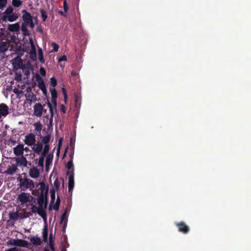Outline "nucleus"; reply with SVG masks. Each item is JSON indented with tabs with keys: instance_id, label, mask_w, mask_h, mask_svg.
Returning <instances> with one entry per match:
<instances>
[{
	"instance_id": "nucleus-20",
	"label": "nucleus",
	"mask_w": 251,
	"mask_h": 251,
	"mask_svg": "<svg viewBox=\"0 0 251 251\" xmlns=\"http://www.w3.org/2000/svg\"><path fill=\"white\" fill-rule=\"evenodd\" d=\"M3 19L4 20H7L10 22H12L18 19V16H17L16 14H11L7 16H4Z\"/></svg>"
},
{
	"instance_id": "nucleus-3",
	"label": "nucleus",
	"mask_w": 251,
	"mask_h": 251,
	"mask_svg": "<svg viewBox=\"0 0 251 251\" xmlns=\"http://www.w3.org/2000/svg\"><path fill=\"white\" fill-rule=\"evenodd\" d=\"M33 197L29 194L23 192L18 196L17 200L21 202V204H25L32 201Z\"/></svg>"
},
{
	"instance_id": "nucleus-61",
	"label": "nucleus",
	"mask_w": 251,
	"mask_h": 251,
	"mask_svg": "<svg viewBox=\"0 0 251 251\" xmlns=\"http://www.w3.org/2000/svg\"><path fill=\"white\" fill-rule=\"evenodd\" d=\"M9 141L11 142L13 144H15L16 143V141H14L13 140H10Z\"/></svg>"
},
{
	"instance_id": "nucleus-8",
	"label": "nucleus",
	"mask_w": 251,
	"mask_h": 251,
	"mask_svg": "<svg viewBox=\"0 0 251 251\" xmlns=\"http://www.w3.org/2000/svg\"><path fill=\"white\" fill-rule=\"evenodd\" d=\"M175 225L178 227V231L180 232L187 234L190 231L189 227L184 222L176 223Z\"/></svg>"
},
{
	"instance_id": "nucleus-54",
	"label": "nucleus",
	"mask_w": 251,
	"mask_h": 251,
	"mask_svg": "<svg viewBox=\"0 0 251 251\" xmlns=\"http://www.w3.org/2000/svg\"><path fill=\"white\" fill-rule=\"evenodd\" d=\"M67 212L65 211L64 213L61 216V223H62L64 220V219L66 217Z\"/></svg>"
},
{
	"instance_id": "nucleus-31",
	"label": "nucleus",
	"mask_w": 251,
	"mask_h": 251,
	"mask_svg": "<svg viewBox=\"0 0 251 251\" xmlns=\"http://www.w3.org/2000/svg\"><path fill=\"white\" fill-rule=\"evenodd\" d=\"M47 104L48 107L49 108V111L50 114V122H51L53 117V107L50 102H48Z\"/></svg>"
},
{
	"instance_id": "nucleus-59",
	"label": "nucleus",
	"mask_w": 251,
	"mask_h": 251,
	"mask_svg": "<svg viewBox=\"0 0 251 251\" xmlns=\"http://www.w3.org/2000/svg\"><path fill=\"white\" fill-rule=\"evenodd\" d=\"M74 151H72L70 154H69V156L71 158V159H73V156H74Z\"/></svg>"
},
{
	"instance_id": "nucleus-7",
	"label": "nucleus",
	"mask_w": 251,
	"mask_h": 251,
	"mask_svg": "<svg viewBox=\"0 0 251 251\" xmlns=\"http://www.w3.org/2000/svg\"><path fill=\"white\" fill-rule=\"evenodd\" d=\"M36 80L38 82V86L39 88L42 90L43 94L46 95L47 94V90L45 82L43 78L39 74L36 75Z\"/></svg>"
},
{
	"instance_id": "nucleus-62",
	"label": "nucleus",
	"mask_w": 251,
	"mask_h": 251,
	"mask_svg": "<svg viewBox=\"0 0 251 251\" xmlns=\"http://www.w3.org/2000/svg\"><path fill=\"white\" fill-rule=\"evenodd\" d=\"M49 239H50H50H52V234L51 233H50V235Z\"/></svg>"
},
{
	"instance_id": "nucleus-36",
	"label": "nucleus",
	"mask_w": 251,
	"mask_h": 251,
	"mask_svg": "<svg viewBox=\"0 0 251 251\" xmlns=\"http://www.w3.org/2000/svg\"><path fill=\"white\" fill-rule=\"evenodd\" d=\"M50 92L51 94V98H57V91L55 88H50Z\"/></svg>"
},
{
	"instance_id": "nucleus-45",
	"label": "nucleus",
	"mask_w": 251,
	"mask_h": 251,
	"mask_svg": "<svg viewBox=\"0 0 251 251\" xmlns=\"http://www.w3.org/2000/svg\"><path fill=\"white\" fill-rule=\"evenodd\" d=\"M13 11V8L11 6H9L7 8L5 11L6 14H11L12 13Z\"/></svg>"
},
{
	"instance_id": "nucleus-30",
	"label": "nucleus",
	"mask_w": 251,
	"mask_h": 251,
	"mask_svg": "<svg viewBox=\"0 0 251 251\" xmlns=\"http://www.w3.org/2000/svg\"><path fill=\"white\" fill-rule=\"evenodd\" d=\"M23 210L24 211V213H21L20 218L21 219L29 217L33 214L31 211L29 212H26L25 210L24 209Z\"/></svg>"
},
{
	"instance_id": "nucleus-41",
	"label": "nucleus",
	"mask_w": 251,
	"mask_h": 251,
	"mask_svg": "<svg viewBox=\"0 0 251 251\" xmlns=\"http://www.w3.org/2000/svg\"><path fill=\"white\" fill-rule=\"evenodd\" d=\"M49 247L51 251H55V248L54 247V243L52 239H50V241L49 242Z\"/></svg>"
},
{
	"instance_id": "nucleus-34",
	"label": "nucleus",
	"mask_w": 251,
	"mask_h": 251,
	"mask_svg": "<svg viewBox=\"0 0 251 251\" xmlns=\"http://www.w3.org/2000/svg\"><path fill=\"white\" fill-rule=\"evenodd\" d=\"M40 11L41 14V17H42V20H43V21L45 22L47 20V18L48 17L47 12L43 9H41Z\"/></svg>"
},
{
	"instance_id": "nucleus-56",
	"label": "nucleus",
	"mask_w": 251,
	"mask_h": 251,
	"mask_svg": "<svg viewBox=\"0 0 251 251\" xmlns=\"http://www.w3.org/2000/svg\"><path fill=\"white\" fill-rule=\"evenodd\" d=\"M61 111L65 113L66 112V107L64 105H62L61 107Z\"/></svg>"
},
{
	"instance_id": "nucleus-13",
	"label": "nucleus",
	"mask_w": 251,
	"mask_h": 251,
	"mask_svg": "<svg viewBox=\"0 0 251 251\" xmlns=\"http://www.w3.org/2000/svg\"><path fill=\"white\" fill-rule=\"evenodd\" d=\"M32 151L38 154H40L43 150V145L42 142H38L37 144H35L32 146Z\"/></svg>"
},
{
	"instance_id": "nucleus-12",
	"label": "nucleus",
	"mask_w": 251,
	"mask_h": 251,
	"mask_svg": "<svg viewBox=\"0 0 251 251\" xmlns=\"http://www.w3.org/2000/svg\"><path fill=\"white\" fill-rule=\"evenodd\" d=\"M22 13H23V15L22 16L23 20L24 21L23 23L28 25L29 23L32 22L33 18L29 13L26 12L25 10H23L22 11Z\"/></svg>"
},
{
	"instance_id": "nucleus-49",
	"label": "nucleus",
	"mask_w": 251,
	"mask_h": 251,
	"mask_svg": "<svg viewBox=\"0 0 251 251\" xmlns=\"http://www.w3.org/2000/svg\"><path fill=\"white\" fill-rule=\"evenodd\" d=\"M73 166V159H70V161L68 162L67 168L68 169V171H69V170L71 169V168Z\"/></svg>"
},
{
	"instance_id": "nucleus-16",
	"label": "nucleus",
	"mask_w": 251,
	"mask_h": 251,
	"mask_svg": "<svg viewBox=\"0 0 251 251\" xmlns=\"http://www.w3.org/2000/svg\"><path fill=\"white\" fill-rule=\"evenodd\" d=\"M30 241L34 246H40L42 244L41 238L37 236L30 238Z\"/></svg>"
},
{
	"instance_id": "nucleus-42",
	"label": "nucleus",
	"mask_w": 251,
	"mask_h": 251,
	"mask_svg": "<svg viewBox=\"0 0 251 251\" xmlns=\"http://www.w3.org/2000/svg\"><path fill=\"white\" fill-rule=\"evenodd\" d=\"M51 46L53 48V51L54 52H57L59 49V46L56 44L55 42H53L51 43Z\"/></svg>"
},
{
	"instance_id": "nucleus-39",
	"label": "nucleus",
	"mask_w": 251,
	"mask_h": 251,
	"mask_svg": "<svg viewBox=\"0 0 251 251\" xmlns=\"http://www.w3.org/2000/svg\"><path fill=\"white\" fill-rule=\"evenodd\" d=\"M59 182L57 179H56L53 182L54 189L55 191H57L59 187Z\"/></svg>"
},
{
	"instance_id": "nucleus-35",
	"label": "nucleus",
	"mask_w": 251,
	"mask_h": 251,
	"mask_svg": "<svg viewBox=\"0 0 251 251\" xmlns=\"http://www.w3.org/2000/svg\"><path fill=\"white\" fill-rule=\"evenodd\" d=\"M60 204V200L59 197L58 196L57 198V200L56 202L53 206V209L55 211H57L59 209V207Z\"/></svg>"
},
{
	"instance_id": "nucleus-60",
	"label": "nucleus",
	"mask_w": 251,
	"mask_h": 251,
	"mask_svg": "<svg viewBox=\"0 0 251 251\" xmlns=\"http://www.w3.org/2000/svg\"><path fill=\"white\" fill-rule=\"evenodd\" d=\"M28 25H29L31 27H33L34 26V25L33 22V20H32V22L29 23V24H28Z\"/></svg>"
},
{
	"instance_id": "nucleus-4",
	"label": "nucleus",
	"mask_w": 251,
	"mask_h": 251,
	"mask_svg": "<svg viewBox=\"0 0 251 251\" xmlns=\"http://www.w3.org/2000/svg\"><path fill=\"white\" fill-rule=\"evenodd\" d=\"M48 195H43V194H40L37 198V201L38 206L40 208H44L46 209L48 205Z\"/></svg>"
},
{
	"instance_id": "nucleus-29",
	"label": "nucleus",
	"mask_w": 251,
	"mask_h": 251,
	"mask_svg": "<svg viewBox=\"0 0 251 251\" xmlns=\"http://www.w3.org/2000/svg\"><path fill=\"white\" fill-rule=\"evenodd\" d=\"M38 58L39 61L42 63H45V59L43 57V53L42 49L39 48L38 49Z\"/></svg>"
},
{
	"instance_id": "nucleus-9",
	"label": "nucleus",
	"mask_w": 251,
	"mask_h": 251,
	"mask_svg": "<svg viewBox=\"0 0 251 251\" xmlns=\"http://www.w3.org/2000/svg\"><path fill=\"white\" fill-rule=\"evenodd\" d=\"M25 143L29 146H32L36 142L35 135L33 133L27 134L24 140Z\"/></svg>"
},
{
	"instance_id": "nucleus-53",
	"label": "nucleus",
	"mask_w": 251,
	"mask_h": 251,
	"mask_svg": "<svg viewBox=\"0 0 251 251\" xmlns=\"http://www.w3.org/2000/svg\"><path fill=\"white\" fill-rule=\"evenodd\" d=\"M66 61H67V57L65 55L61 56L58 59V61L59 62Z\"/></svg>"
},
{
	"instance_id": "nucleus-44",
	"label": "nucleus",
	"mask_w": 251,
	"mask_h": 251,
	"mask_svg": "<svg viewBox=\"0 0 251 251\" xmlns=\"http://www.w3.org/2000/svg\"><path fill=\"white\" fill-rule=\"evenodd\" d=\"M62 93L64 95V99L65 103H66L67 100V93L66 89L64 87L62 88Z\"/></svg>"
},
{
	"instance_id": "nucleus-47",
	"label": "nucleus",
	"mask_w": 251,
	"mask_h": 251,
	"mask_svg": "<svg viewBox=\"0 0 251 251\" xmlns=\"http://www.w3.org/2000/svg\"><path fill=\"white\" fill-rule=\"evenodd\" d=\"M7 4V0H0V9L5 6Z\"/></svg>"
},
{
	"instance_id": "nucleus-10",
	"label": "nucleus",
	"mask_w": 251,
	"mask_h": 251,
	"mask_svg": "<svg viewBox=\"0 0 251 251\" xmlns=\"http://www.w3.org/2000/svg\"><path fill=\"white\" fill-rule=\"evenodd\" d=\"M35 188H38L40 191V194H43V195H48V186H46L45 183L43 182L37 183L35 185Z\"/></svg>"
},
{
	"instance_id": "nucleus-46",
	"label": "nucleus",
	"mask_w": 251,
	"mask_h": 251,
	"mask_svg": "<svg viewBox=\"0 0 251 251\" xmlns=\"http://www.w3.org/2000/svg\"><path fill=\"white\" fill-rule=\"evenodd\" d=\"M44 159L43 157H40L38 160V165L40 167H43L44 166Z\"/></svg>"
},
{
	"instance_id": "nucleus-15",
	"label": "nucleus",
	"mask_w": 251,
	"mask_h": 251,
	"mask_svg": "<svg viewBox=\"0 0 251 251\" xmlns=\"http://www.w3.org/2000/svg\"><path fill=\"white\" fill-rule=\"evenodd\" d=\"M29 175L31 177L36 178L39 177L40 175V172L37 168L33 167L29 170Z\"/></svg>"
},
{
	"instance_id": "nucleus-64",
	"label": "nucleus",
	"mask_w": 251,
	"mask_h": 251,
	"mask_svg": "<svg viewBox=\"0 0 251 251\" xmlns=\"http://www.w3.org/2000/svg\"><path fill=\"white\" fill-rule=\"evenodd\" d=\"M61 142H62L61 139H60L59 141V145H61Z\"/></svg>"
},
{
	"instance_id": "nucleus-19",
	"label": "nucleus",
	"mask_w": 251,
	"mask_h": 251,
	"mask_svg": "<svg viewBox=\"0 0 251 251\" xmlns=\"http://www.w3.org/2000/svg\"><path fill=\"white\" fill-rule=\"evenodd\" d=\"M43 240L44 242H47L48 236V229L47 225H45L42 230Z\"/></svg>"
},
{
	"instance_id": "nucleus-24",
	"label": "nucleus",
	"mask_w": 251,
	"mask_h": 251,
	"mask_svg": "<svg viewBox=\"0 0 251 251\" xmlns=\"http://www.w3.org/2000/svg\"><path fill=\"white\" fill-rule=\"evenodd\" d=\"M17 169V166L15 165H12L11 166L8 168L6 171V174L8 175H13Z\"/></svg>"
},
{
	"instance_id": "nucleus-22",
	"label": "nucleus",
	"mask_w": 251,
	"mask_h": 251,
	"mask_svg": "<svg viewBox=\"0 0 251 251\" xmlns=\"http://www.w3.org/2000/svg\"><path fill=\"white\" fill-rule=\"evenodd\" d=\"M53 154H49L46 156V169L47 170L49 165L51 163L53 160Z\"/></svg>"
},
{
	"instance_id": "nucleus-33",
	"label": "nucleus",
	"mask_w": 251,
	"mask_h": 251,
	"mask_svg": "<svg viewBox=\"0 0 251 251\" xmlns=\"http://www.w3.org/2000/svg\"><path fill=\"white\" fill-rule=\"evenodd\" d=\"M30 205L31 206V211L33 214L38 213L39 209L41 208L39 206L37 207L36 205L33 204H31Z\"/></svg>"
},
{
	"instance_id": "nucleus-17",
	"label": "nucleus",
	"mask_w": 251,
	"mask_h": 251,
	"mask_svg": "<svg viewBox=\"0 0 251 251\" xmlns=\"http://www.w3.org/2000/svg\"><path fill=\"white\" fill-rule=\"evenodd\" d=\"M20 24L17 23L14 24L9 25L8 26V29L11 32H17L20 29Z\"/></svg>"
},
{
	"instance_id": "nucleus-27",
	"label": "nucleus",
	"mask_w": 251,
	"mask_h": 251,
	"mask_svg": "<svg viewBox=\"0 0 251 251\" xmlns=\"http://www.w3.org/2000/svg\"><path fill=\"white\" fill-rule=\"evenodd\" d=\"M21 214H18L17 212H10L9 216L11 220H17L18 218H20Z\"/></svg>"
},
{
	"instance_id": "nucleus-11",
	"label": "nucleus",
	"mask_w": 251,
	"mask_h": 251,
	"mask_svg": "<svg viewBox=\"0 0 251 251\" xmlns=\"http://www.w3.org/2000/svg\"><path fill=\"white\" fill-rule=\"evenodd\" d=\"M9 114V107L5 103L0 104V119L1 117H6Z\"/></svg>"
},
{
	"instance_id": "nucleus-26",
	"label": "nucleus",
	"mask_w": 251,
	"mask_h": 251,
	"mask_svg": "<svg viewBox=\"0 0 251 251\" xmlns=\"http://www.w3.org/2000/svg\"><path fill=\"white\" fill-rule=\"evenodd\" d=\"M18 164L23 165L24 166H26L27 160L25 157L22 156L21 158H18L17 160Z\"/></svg>"
},
{
	"instance_id": "nucleus-55",
	"label": "nucleus",
	"mask_w": 251,
	"mask_h": 251,
	"mask_svg": "<svg viewBox=\"0 0 251 251\" xmlns=\"http://www.w3.org/2000/svg\"><path fill=\"white\" fill-rule=\"evenodd\" d=\"M5 251H18L16 248H12L10 249H8L6 250Z\"/></svg>"
},
{
	"instance_id": "nucleus-14",
	"label": "nucleus",
	"mask_w": 251,
	"mask_h": 251,
	"mask_svg": "<svg viewBox=\"0 0 251 251\" xmlns=\"http://www.w3.org/2000/svg\"><path fill=\"white\" fill-rule=\"evenodd\" d=\"M24 146L23 144H19L14 148V153L16 156L23 155L24 151Z\"/></svg>"
},
{
	"instance_id": "nucleus-48",
	"label": "nucleus",
	"mask_w": 251,
	"mask_h": 251,
	"mask_svg": "<svg viewBox=\"0 0 251 251\" xmlns=\"http://www.w3.org/2000/svg\"><path fill=\"white\" fill-rule=\"evenodd\" d=\"M63 8L65 13H67L68 12L69 7L66 0H65L63 2Z\"/></svg>"
},
{
	"instance_id": "nucleus-38",
	"label": "nucleus",
	"mask_w": 251,
	"mask_h": 251,
	"mask_svg": "<svg viewBox=\"0 0 251 251\" xmlns=\"http://www.w3.org/2000/svg\"><path fill=\"white\" fill-rule=\"evenodd\" d=\"M22 3V1L21 0H13L12 4L14 6L18 7Z\"/></svg>"
},
{
	"instance_id": "nucleus-43",
	"label": "nucleus",
	"mask_w": 251,
	"mask_h": 251,
	"mask_svg": "<svg viewBox=\"0 0 251 251\" xmlns=\"http://www.w3.org/2000/svg\"><path fill=\"white\" fill-rule=\"evenodd\" d=\"M62 93L64 95V99L65 103H66L67 100V93L66 89L64 87L62 88Z\"/></svg>"
},
{
	"instance_id": "nucleus-25",
	"label": "nucleus",
	"mask_w": 251,
	"mask_h": 251,
	"mask_svg": "<svg viewBox=\"0 0 251 251\" xmlns=\"http://www.w3.org/2000/svg\"><path fill=\"white\" fill-rule=\"evenodd\" d=\"M30 45H31V53H30L31 57H32V56L33 55L34 57L35 58H36V49H35V45H34V43L32 39L30 40Z\"/></svg>"
},
{
	"instance_id": "nucleus-1",
	"label": "nucleus",
	"mask_w": 251,
	"mask_h": 251,
	"mask_svg": "<svg viewBox=\"0 0 251 251\" xmlns=\"http://www.w3.org/2000/svg\"><path fill=\"white\" fill-rule=\"evenodd\" d=\"M20 186L21 188L23 190H25L27 188L31 189L35 187L33 181L28 179L26 177L20 179Z\"/></svg>"
},
{
	"instance_id": "nucleus-37",
	"label": "nucleus",
	"mask_w": 251,
	"mask_h": 251,
	"mask_svg": "<svg viewBox=\"0 0 251 251\" xmlns=\"http://www.w3.org/2000/svg\"><path fill=\"white\" fill-rule=\"evenodd\" d=\"M55 199V190H51L50 191V203H53Z\"/></svg>"
},
{
	"instance_id": "nucleus-57",
	"label": "nucleus",
	"mask_w": 251,
	"mask_h": 251,
	"mask_svg": "<svg viewBox=\"0 0 251 251\" xmlns=\"http://www.w3.org/2000/svg\"><path fill=\"white\" fill-rule=\"evenodd\" d=\"M59 13L60 15H61V16H66V13H65V12H63L62 11H59Z\"/></svg>"
},
{
	"instance_id": "nucleus-6",
	"label": "nucleus",
	"mask_w": 251,
	"mask_h": 251,
	"mask_svg": "<svg viewBox=\"0 0 251 251\" xmlns=\"http://www.w3.org/2000/svg\"><path fill=\"white\" fill-rule=\"evenodd\" d=\"M67 176H68V189L69 192L73 190L74 187V170L72 172L70 171H67Z\"/></svg>"
},
{
	"instance_id": "nucleus-58",
	"label": "nucleus",
	"mask_w": 251,
	"mask_h": 251,
	"mask_svg": "<svg viewBox=\"0 0 251 251\" xmlns=\"http://www.w3.org/2000/svg\"><path fill=\"white\" fill-rule=\"evenodd\" d=\"M41 155L40 157H43V158L44 159V157L46 155V154L48 153H44V151H43L42 152H41Z\"/></svg>"
},
{
	"instance_id": "nucleus-2",
	"label": "nucleus",
	"mask_w": 251,
	"mask_h": 251,
	"mask_svg": "<svg viewBox=\"0 0 251 251\" xmlns=\"http://www.w3.org/2000/svg\"><path fill=\"white\" fill-rule=\"evenodd\" d=\"M8 244L11 245H15L20 247L28 248L29 243L28 241L22 239H12L7 242Z\"/></svg>"
},
{
	"instance_id": "nucleus-50",
	"label": "nucleus",
	"mask_w": 251,
	"mask_h": 251,
	"mask_svg": "<svg viewBox=\"0 0 251 251\" xmlns=\"http://www.w3.org/2000/svg\"><path fill=\"white\" fill-rule=\"evenodd\" d=\"M50 150V146L48 144H46L45 145L43 151H44V153H48Z\"/></svg>"
},
{
	"instance_id": "nucleus-63",
	"label": "nucleus",
	"mask_w": 251,
	"mask_h": 251,
	"mask_svg": "<svg viewBox=\"0 0 251 251\" xmlns=\"http://www.w3.org/2000/svg\"><path fill=\"white\" fill-rule=\"evenodd\" d=\"M44 251H50V250L47 248H45L44 249Z\"/></svg>"
},
{
	"instance_id": "nucleus-52",
	"label": "nucleus",
	"mask_w": 251,
	"mask_h": 251,
	"mask_svg": "<svg viewBox=\"0 0 251 251\" xmlns=\"http://www.w3.org/2000/svg\"><path fill=\"white\" fill-rule=\"evenodd\" d=\"M57 98H51V102L53 104L54 106V108L56 109V107L57 106Z\"/></svg>"
},
{
	"instance_id": "nucleus-23",
	"label": "nucleus",
	"mask_w": 251,
	"mask_h": 251,
	"mask_svg": "<svg viewBox=\"0 0 251 251\" xmlns=\"http://www.w3.org/2000/svg\"><path fill=\"white\" fill-rule=\"evenodd\" d=\"M27 25H26L25 23H22L21 26V30L23 32V34L25 36H29L30 34L29 31L26 27Z\"/></svg>"
},
{
	"instance_id": "nucleus-28",
	"label": "nucleus",
	"mask_w": 251,
	"mask_h": 251,
	"mask_svg": "<svg viewBox=\"0 0 251 251\" xmlns=\"http://www.w3.org/2000/svg\"><path fill=\"white\" fill-rule=\"evenodd\" d=\"M43 219H46L47 218V213L45 210L43 209V208H41L39 209L38 213H37Z\"/></svg>"
},
{
	"instance_id": "nucleus-40",
	"label": "nucleus",
	"mask_w": 251,
	"mask_h": 251,
	"mask_svg": "<svg viewBox=\"0 0 251 251\" xmlns=\"http://www.w3.org/2000/svg\"><path fill=\"white\" fill-rule=\"evenodd\" d=\"M50 85L53 87H55L57 85V80L54 77H52L50 79Z\"/></svg>"
},
{
	"instance_id": "nucleus-5",
	"label": "nucleus",
	"mask_w": 251,
	"mask_h": 251,
	"mask_svg": "<svg viewBox=\"0 0 251 251\" xmlns=\"http://www.w3.org/2000/svg\"><path fill=\"white\" fill-rule=\"evenodd\" d=\"M33 110L34 114L38 117L42 116L43 112L45 113L47 112V110H44L43 106L40 103H36L33 106Z\"/></svg>"
},
{
	"instance_id": "nucleus-32",
	"label": "nucleus",
	"mask_w": 251,
	"mask_h": 251,
	"mask_svg": "<svg viewBox=\"0 0 251 251\" xmlns=\"http://www.w3.org/2000/svg\"><path fill=\"white\" fill-rule=\"evenodd\" d=\"M51 136L50 135L48 134L46 135L45 136H44L42 138V143L45 144V145L48 144L50 140Z\"/></svg>"
},
{
	"instance_id": "nucleus-51",
	"label": "nucleus",
	"mask_w": 251,
	"mask_h": 251,
	"mask_svg": "<svg viewBox=\"0 0 251 251\" xmlns=\"http://www.w3.org/2000/svg\"><path fill=\"white\" fill-rule=\"evenodd\" d=\"M40 73L42 76H45L46 75V70L43 67H41L40 68Z\"/></svg>"
},
{
	"instance_id": "nucleus-21",
	"label": "nucleus",
	"mask_w": 251,
	"mask_h": 251,
	"mask_svg": "<svg viewBox=\"0 0 251 251\" xmlns=\"http://www.w3.org/2000/svg\"><path fill=\"white\" fill-rule=\"evenodd\" d=\"M26 100L28 101L32 102V101L36 100V96L31 92H30L25 94Z\"/></svg>"
},
{
	"instance_id": "nucleus-18",
	"label": "nucleus",
	"mask_w": 251,
	"mask_h": 251,
	"mask_svg": "<svg viewBox=\"0 0 251 251\" xmlns=\"http://www.w3.org/2000/svg\"><path fill=\"white\" fill-rule=\"evenodd\" d=\"M33 126L35 128V131L38 136L41 135V131L42 130L43 126L41 124L40 122H37L33 124Z\"/></svg>"
}]
</instances>
